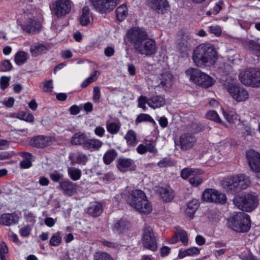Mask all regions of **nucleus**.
Here are the masks:
<instances>
[{"label":"nucleus","mask_w":260,"mask_h":260,"mask_svg":"<svg viewBox=\"0 0 260 260\" xmlns=\"http://www.w3.org/2000/svg\"><path fill=\"white\" fill-rule=\"evenodd\" d=\"M129 40L134 44L136 51L142 55L150 56L156 51L154 40L149 38L145 30L141 28H134L127 33Z\"/></svg>","instance_id":"obj_1"},{"label":"nucleus","mask_w":260,"mask_h":260,"mask_svg":"<svg viewBox=\"0 0 260 260\" xmlns=\"http://www.w3.org/2000/svg\"><path fill=\"white\" fill-rule=\"evenodd\" d=\"M217 59V53L213 45L211 44H200L193 50L192 60L198 67L213 65Z\"/></svg>","instance_id":"obj_2"},{"label":"nucleus","mask_w":260,"mask_h":260,"mask_svg":"<svg viewBox=\"0 0 260 260\" xmlns=\"http://www.w3.org/2000/svg\"><path fill=\"white\" fill-rule=\"evenodd\" d=\"M250 181L244 175H240L232 177L224 181L223 185L224 189L231 194H235L247 188Z\"/></svg>","instance_id":"obj_3"},{"label":"nucleus","mask_w":260,"mask_h":260,"mask_svg":"<svg viewBox=\"0 0 260 260\" xmlns=\"http://www.w3.org/2000/svg\"><path fill=\"white\" fill-rule=\"evenodd\" d=\"M233 203L239 209L250 212L256 208L258 204V200L256 196L247 193L241 196H236L233 199Z\"/></svg>","instance_id":"obj_4"},{"label":"nucleus","mask_w":260,"mask_h":260,"mask_svg":"<svg viewBox=\"0 0 260 260\" xmlns=\"http://www.w3.org/2000/svg\"><path fill=\"white\" fill-rule=\"evenodd\" d=\"M229 225L237 232H246L251 226L250 216L245 213L239 212L229 219Z\"/></svg>","instance_id":"obj_5"},{"label":"nucleus","mask_w":260,"mask_h":260,"mask_svg":"<svg viewBox=\"0 0 260 260\" xmlns=\"http://www.w3.org/2000/svg\"><path fill=\"white\" fill-rule=\"evenodd\" d=\"M185 73L190 81L204 88H208L213 84L212 78L198 69L190 68Z\"/></svg>","instance_id":"obj_6"},{"label":"nucleus","mask_w":260,"mask_h":260,"mask_svg":"<svg viewBox=\"0 0 260 260\" xmlns=\"http://www.w3.org/2000/svg\"><path fill=\"white\" fill-rule=\"evenodd\" d=\"M239 79L242 83L252 87L260 86V69L249 68L241 72Z\"/></svg>","instance_id":"obj_7"},{"label":"nucleus","mask_w":260,"mask_h":260,"mask_svg":"<svg viewBox=\"0 0 260 260\" xmlns=\"http://www.w3.org/2000/svg\"><path fill=\"white\" fill-rule=\"evenodd\" d=\"M72 7V2L71 0H56L52 3L50 10L52 14L59 18L68 14Z\"/></svg>","instance_id":"obj_8"},{"label":"nucleus","mask_w":260,"mask_h":260,"mask_svg":"<svg viewBox=\"0 0 260 260\" xmlns=\"http://www.w3.org/2000/svg\"><path fill=\"white\" fill-rule=\"evenodd\" d=\"M142 242L143 246L152 251H155L157 246L155 236L152 228L147 225L143 230Z\"/></svg>","instance_id":"obj_9"},{"label":"nucleus","mask_w":260,"mask_h":260,"mask_svg":"<svg viewBox=\"0 0 260 260\" xmlns=\"http://www.w3.org/2000/svg\"><path fill=\"white\" fill-rule=\"evenodd\" d=\"M227 90L232 98L237 102H243L248 99L249 93L243 87L236 84H229Z\"/></svg>","instance_id":"obj_10"},{"label":"nucleus","mask_w":260,"mask_h":260,"mask_svg":"<svg viewBox=\"0 0 260 260\" xmlns=\"http://www.w3.org/2000/svg\"><path fill=\"white\" fill-rule=\"evenodd\" d=\"M202 199L208 202L224 204L226 201V197L224 193L214 189L209 188L206 189L203 193Z\"/></svg>","instance_id":"obj_11"},{"label":"nucleus","mask_w":260,"mask_h":260,"mask_svg":"<svg viewBox=\"0 0 260 260\" xmlns=\"http://www.w3.org/2000/svg\"><path fill=\"white\" fill-rule=\"evenodd\" d=\"M197 142V138L195 136L190 133H187L181 135L179 138V143L177 145L180 147L183 151H186L192 149Z\"/></svg>","instance_id":"obj_12"},{"label":"nucleus","mask_w":260,"mask_h":260,"mask_svg":"<svg viewBox=\"0 0 260 260\" xmlns=\"http://www.w3.org/2000/svg\"><path fill=\"white\" fill-rule=\"evenodd\" d=\"M93 6L98 11L106 13L114 9L119 0H91Z\"/></svg>","instance_id":"obj_13"},{"label":"nucleus","mask_w":260,"mask_h":260,"mask_svg":"<svg viewBox=\"0 0 260 260\" xmlns=\"http://www.w3.org/2000/svg\"><path fill=\"white\" fill-rule=\"evenodd\" d=\"M246 157L251 170L260 172V153L253 149L246 151Z\"/></svg>","instance_id":"obj_14"},{"label":"nucleus","mask_w":260,"mask_h":260,"mask_svg":"<svg viewBox=\"0 0 260 260\" xmlns=\"http://www.w3.org/2000/svg\"><path fill=\"white\" fill-rule=\"evenodd\" d=\"M42 27L41 22L35 18H28L21 25V28L23 31L32 34L40 32Z\"/></svg>","instance_id":"obj_15"},{"label":"nucleus","mask_w":260,"mask_h":260,"mask_svg":"<svg viewBox=\"0 0 260 260\" xmlns=\"http://www.w3.org/2000/svg\"><path fill=\"white\" fill-rule=\"evenodd\" d=\"M52 143V138L49 136L38 135L32 138L29 144L36 148H43L50 146Z\"/></svg>","instance_id":"obj_16"},{"label":"nucleus","mask_w":260,"mask_h":260,"mask_svg":"<svg viewBox=\"0 0 260 260\" xmlns=\"http://www.w3.org/2000/svg\"><path fill=\"white\" fill-rule=\"evenodd\" d=\"M146 198L145 193L141 190L137 189L132 191L128 197L127 202L129 205L136 208L143 200Z\"/></svg>","instance_id":"obj_17"},{"label":"nucleus","mask_w":260,"mask_h":260,"mask_svg":"<svg viewBox=\"0 0 260 260\" xmlns=\"http://www.w3.org/2000/svg\"><path fill=\"white\" fill-rule=\"evenodd\" d=\"M243 47L257 56H260V43L252 40H242Z\"/></svg>","instance_id":"obj_18"},{"label":"nucleus","mask_w":260,"mask_h":260,"mask_svg":"<svg viewBox=\"0 0 260 260\" xmlns=\"http://www.w3.org/2000/svg\"><path fill=\"white\" fill-rule=\"evenodd\" d=\"M59 187L63 191L65 195L71 196L76 191V186L75 183L69 180L61 181Z\"/></svg>","instance_id":"obj_19"},{"label":"nucleus","mask_w":260,"mask_h":260,"mask_svg":"<svg viewBox=\"0 0 260 260\" xmlns=\"http://www.w3.org/2000/svg\"><path fill=\"white\" fill-rule=\"evenodd\" d=\"M150 7L157 13L164 14L169 5L166 0H150Z\"/></svg>","instance_id":"obj_20"},{"label":"nucleus","mask_w":260,"mask_h":260,"mask_svg":"<svg viewBox=\"0 0 260 260\" xmlns=\"http://www.w3.org/2000/svg\"><path fill=\"white\" fill-rule=\"evenodd\" d=\"M49 49V46L39 42L33 43L30 47V52L32 56L37 57L45 53Z\"/></svg>","instance_id":"obj_21"},{"label":"nucleus","mask_w":260,"mask_h":260,"mask_svg":"<svg viewBox=\"0 0 260 260\" xmlns=\"http://www.w3.org/2000/svg\"><path fill=\"white\" fill-rule=\"evenodd\" d=\"M181 241L184 245H187L188 239L185 231L182 229H177L174 236L170 240V243L174 244L178 241Z\"/></svg>","instance_id":"obj_22"},{"label":"nucleus","mask_w":260,"mask_h":260,"mask_svg":"<svg viewBox=\"0 0 260 260\" xmlns=\"http://www.w3.org/2000/svg\"><path fill=\"white\" fill-rule=\"evenodd\" d=\"M157 192L166 202H170L173 199V191L169 186L159 187Z\"/></svg>","instance_id":"obj_23"},{"label":"nucleus","mask_w":260,"mask_h":260,"mask_svg":"<svg viewBox=\"0 0 260 260\" xmlns=\"http://www.w3.org/2000/svg\"><path fill=\"white\" fill-rule=\"evenodd\" d=\"M19 217L17 215L14 213H5L1 215L0 223L5 225L10 226L17 223Z\"/></svg>","instance_id":"obj_24"},{"label":"nucleus","mask_w":260,"mask_h":260,"mask_svg":"<svg viewBox=\"0 0 260 260\" xmlns=\"http://www.w3.org/2000/svg\"><path fill=\"white\" fill-rule=\"evenodd\" d=\"M102 145L103 143L98 139H88L87 138L83 148L86 150L94 151L98 150Z\"/></svg>","instance_id":"obj_25"},{"label":"nucleus","mask_w":260,"mask_h":260,"mask_svg":"<svg viewBox=\"0 0 260 260\" xmlns=\"http://www.w3.org/2000/svg\"><path fill=\"white\" fill-rule=\"evenodd\" d=\"M129 227L130 223L127 220L121 219L113 225V231L115 232L121 233L128 230Z\"/></svg>","instance_id":"obj_26"},{"label":"nucleus","mask_w":260,"mask_h":260,"mask_svg":"<svg viewBox=\"0 0 260 260\" xmlns=\"http://www.w3.org/2000/svg\"><path fill=\"white\" fill-rule=\"evenodd\" d=\"M199 207V202L197 199H193L187 204L185 214L190 218L193 217V215Z\"/></svg>","instance_id":"obj_27"},{"label":"nucleus","mask_w":260,"mask_h":260,"mask_svg":"<svg viewBox=\"0 0 260 260\" xmlns=\"http://www.w3.org/2000/svg\"><path fill=\"white\" fill-rule=\"evenodd\" d=\"M165 104V99L161 96H155L148 99V105L153 108H158Z\"/></svg>","instance_id":"obj_28"},{"label":"nucleus","mask_w":260,"mask_h":260,"mask_svg":"<svg viewBox=\"0 0 260 260\" xmlns=\"http://www.w3.org/2000/svg\"><path fill=\"white\" fill-rule=\"evenodd\" d=\"M135 209L141 213L147 214L152 211V207L150 202L145 198Z\"/></svg>","instance_id":"obj_29"},{"label":"nucleus","mask_w":260,"mask_h":260,"mask_svg":"<svg viewBox=\"0 0 260 260\" xmlns=\"http://www.w3.org/2000/svg\"><path fill=\"white\" fill-rule=\"evenodd\" d=\"M223 114L224 118L229 123L237 125L240 124V120L239 118V116L234 112L232 111L228 112L223 111Z\"/></svg>","instance_id":"obj_30"},{"label":"nucleus","mask_w":260,"mask_h":260,"mask_svg":"<svg viewBox=\"0 0 260 260\" xmlns=\"http://www.w3.org/2000/svg\"><path fill=\"white\" fill-rule=\"evenodd\" d=\"M134 164V161L130 158H119L117 160V168L121 172H124L125 169L129 168Z\"/></svg>","instance_id":"obj_31"},{"label":"nucleus","mask_w":260,"mask_h":260,"mask_svg":"<svg viewBox=\"0 0 260 260\" xmlns=\"http://www.w3.org/2000/svg\"><path fill=\"white\" fill-rule=\"evenodd\" d=\"M200 253V249L196 247H191L187 249L180 250L178 256L182 258L187 256H193L197 255Z\"/></svg>","instance_id":"obj_32"},{"label":"nucleus","mask_w":260,"mask_h":260,"mask_svg":"<svg viewBox=\"0 0 260 260\" xmlns=\"http://www.w3.org/2000/svg\"><path fill=\"white\" fill-rule=\"evenodd\" d=\"M87 139L86 136L82 133H78L73 135L71 139V143L73 145H81L83 147L84 143Z\"/></svg>","instance_id":"obj_33"},{"label":"nucleus","mask_w":260,"mask_h":260,"mask_svg":"<svg viewBox=\"0 0 260 260\" xmlns=\"http://www.w3.org/2000/svg\"><path fill=\"white\" fill-rule=\"evenodd\" d=\"M117 153L114 149L107 151L104 155L103 160L105 164H110L117 157Z\"/></svg>","instance_id":"obj_34"},{"label":"nucleus","mask_w":260,"mask_h":260,"mask_svg":"<svg viewBox=\"0 0 260 260\" xmlns=\"http://www.w3.org/2000/svg\"><path fill=\"white\" fill-rule=\"evenodd\" d=\"M80 23L85 26L90 22L89 18V9L88 7H84L82 9V13L79 18Z\"/></svg>","instance_id":"obj_35"},{"label":"nucleus","mask_w":260,"mask_h":260,"mask_svg":"<svg viewBox=\"0 0 260 260\" xmlns=\"http://www.w3.org/2000/svg\"><path fill=\"white\" fill-rule=\"evenodd\" d=\"M28 58V55L24 51H20L18 52L14 56L15 63L19 65H22L25 62Z\"/></svg>","instance_id":"obj_36"},{"label":"nucleus","mask_w":260,"mask_h":260,"mask_svg":"<svg viewBox=\"0 0 260 260\" xmlns=\"http://www.w3.org/2000/svg\"><path fill=\"white\" fill-rule=\"evenodd\" d=\"M88 212L89 214L93 217L99 216L103 212L102 206L99 203H95V204L88 208Z\"/></svg>","instance_id":"obj_37"},{"label":"nucleus","mask_w":260,"mask_h":260,"mask_svg":"<svg viewBox=\"0 0 260 260\" xmlns=\"http://www.w3.org/2000/svg\"><path fill=\"white\" fill-rule=\"evenodd\" d=\"M127 13V7L124 5L118 7L116 10V17L119 21H122L126 17Z\"/></svg>","instance_id":"obj_38"},{"label":"nucleus","mask_w":260,"mask_h":260,"mask_svg":"<svg viewBox=\"0 0 260 260\" xmlns=\"http://www.w3.org/2000/svg\"><path fill=\"white\" fill-rule=\"evenodd\" d=\"M160 83L163 86H168L171 83L173 75L169 72H166L160 75Z\"/></svg>","instance_id":"obj_39"},{"label":"nucleus","mask_w":260,"mask_h":260,"mask_svg":"<svg viewBox=\"0 0 260 260\" xmlns=\"http://www.w3.org/2000/svg\"><path fill=\"white\" fill-rule=\"evenodd\" d=\"M136 137V133L132 130H129L125 136L127 144L131 145H135L137 143Z\"/></svg>","instance_id":"obj_40"},{"label":"nucleus","mask_w":260,"mask_h":260,"mask_svg":"<svg viewBox=\"0 0 260 260\" xmlns=\"http://www.w3.org/2000/svg\"><path fill=\"white\" fill-rule=\"evenodd\" d=\"M68 173L71 178L75 181L79 180L81 176V170L75 168H69L68 169Z\"/></svg>","instance_id":"obj_41"},{"label":"nucleus","mask_w":260,"mask_h":260,"mask_svg":"<svg viewBox=\"0 0 260 260\" xmlns=\"http://www.w3.org/2000/svg\"><path fill=\"white\" fill-rule=\"evenodd\" d=\"M106 127L107 131L112 134L117 133L120 129V126L115 122H107Z\"/></svg>","instance_id":"obj_42"},{"label":"nucleus","mask_w":260,"mask_h":260,"mask_svg":"<svg viewBox=\"0 0 260 260\" xmlns=\"http://www.w3.org/2000/svg\"><path fill=\"white\" fill-rule=\"evenodd\" d=\"M207 119L214 121L217 123H221V120L220 119L217 113L214 110H210L206 114Z\"/></svg>","instance_id":"obj_43"},{"label":"nucleus","mask_w":260,"mask_h":260,"mask_svg":"<svg viewBox=\"0 0 260 260\" xmlns=\"http://www.w3.org/2000/svg\"><path fill=\"white\" fill-rule=\"evenodd\" d=\"M17 117L20 119L30 122H33L34 120L33 115L27 112H21L19 113Z\"/></svg>","instance_id":"obj_44"},{"label":"nucleus","mask_w":260,"mask_h":260,"mask_svg":"<svg viewBox=\"0 0 260 260\" xmlns=\"http://www.w3.org/2000/svg\"><path fill=\"white\" fill-rule=\"evenodd\" d=\"M62 238L60 236V233L58 232L53 235L50 240V244L53 246H57L61 242Z\"/></svg>","instance_id":"obj_45"},{"label":"nucleus","mask_w":260,"mask_h":260,"mask_svg":"<svg viewBox=\"0 0 260 260\" xmlns=\"http://www.w3.org/2000/svg\"><path fill=\"white\" fill-rule=\"evenodd\" d=\"M142 121H149L153 123H155L154 120L153 118L148 114H140L138 116L136 122L137 123H140Z\"/></svg>","instance_id":"obj_46"},{"label":"nucleus","mask_w":260,"mask_h":260,"mask_svg":"<svg viewBox=\"0 0 260 260\" xmlns=\"http://www.w3.org/2000/svg\"><path fill=\"white\" fill-rule=\"evenodd\" d=\"M94 260H113V259L107 253L97 252L94 255Z\"/></svg>","instance_id":"obj_47"},{"label":"nucleus","mask_w":260,"mask_h":260,"mask_svg":"<svg viewBox=\"0 0 260 260\" xmlns=\"http://www.w3.org/2000/svg\"><path fill=\"white\" fill-rule=\"evenodd\" d=\"M197 173L198 172H197L196 170L191 168H186L182 170L181 173V176L184 179H186L190 175H193L195 174H197Z\"/></svg>","instance_id":"obj_48"},{"label":"nucleus","mask_w":260,"mask_h":260,"mask_svg":"<svg viewBox=\"0 0 260 260\" xmlns=\"http://www.w3.org/2000/svg\"><path fill=\"white\" fill-rule=\"evenodd\" d=\"M148 99L145 96L141 95L138 98V107L142 108L144 111L146 110V104H148Z\"/></svg>","instance_id":"obj_49"},{"label":"nucleus","mask_w":260,"mask_h":260,"mask_svg":"<svg viewBox=\"0 0 260 260\" xmlns=\"http://www.w3.org/2000/svg\"><path fill=\"white\" fill-rule=\"evenodd\" d=\"M189 183L194 186H198L203 181V179L199 176H194L190 178Z\"/></svg>","instance_id":"obj_50"},{"label":"nucleus","mask_w":260,"mask_h":260,"mask_svg":"<svg viewBox=\"0 0 260 260\" xmlns=\"http://www.w3.org/2000/svg\"><path fill=\"white\" fill-rule=\"evenodd\" d=\"M88 157L87 156L82 153H78L77 154L76 160L78 164H85V162L87 161Z\"/></svg>","instance_id":"obj_51"},{"label":"nucleus","mask_w":260,"mask_h":260,"mask_svg":"<svg viewBox=\"0 0 260 260\" xmlns=\"http://www.w3.org/2000/svg\"><path fill=\"white\" fill-rule=\"evenodd\" d=\"M155 143L154 142H149L146 143L145 147L146 151H148L150 153H156L157 152V149L155 148Z\"/></svg>","instance_id":"obj_52"},{"label":"nucleus","mask_w":260,"mask_h":260,"mask_svg":"<svg viewBox=\"0 0 260 260\" xmlns=\"http://www.w3.org/2000/svg\"><path fill=\"white\" fill-rule=\"evenodd\" d=\"M160 168H164L173 165L172 162L168 158H164L160 160L157 164Z\"/></svg>","instance_id":"obj_53"},{"label":"nucleus","mask_w":260,"mask_h":260,"mask_svg":"<svg viewBox=\"0 0 260 260\" xmlns=\"http://www.w3.org/2000/svg\"><path fill=\"white\" fill-rule=\"evenodd\" d=\"M31 232V228L29 225H26L20 229L19 233L22 237H27Z\"/></svg>","instance_id":"obj_54"},{"label":"nucleus","mask_w":260,"mask_h":260,"mask_svg":"<svg viewBox=\"0 0 260 260\" xmlns=\"http://www.w3.org/2000/svg\"><path fill=\"white\" fill-rule=\"evenodd\" d=\"M9 81L10 78L6 76L2 77L0 79L1 88L3 89H6L9 86Z\"/></svg>","instance_id":"obj_55"},{"label":"nucleus","mask_w":260,"mask_h":260,"mask_svg":"<svg viewBox=\"0 0 260 260\" xmlns=\"http://www.w3.org/2000/svg\"><path fill=\"white\" fill-rule=\"evenodd\" d=\"M101 97L100 88L99 86H95L93 88V100L98 102Z\"/></svg>","instance_id":"obj_56"},{"label":"nucleus","mask_w":260,"mask_h":260,"mask_svg":"<svg viewBox=\"0 0 260 260\" xmlns=\"http://www.w3.org/2000/svg\"><path fill=\"white\" fill-rule=\"evenodd\" d=\"M209 28L210 32L216 36H218L221 34V29L219 26H212L209 27Z\"/></svg>","instance_id":"obj_57"},{"label":"nucleus","mask_w":260,"mask_h":260,"mask_svg":"<svg viewBox=\"0 0 260 260\" xmlns=\"http://www.w3.org/2000/svg\"><path fill=\"white\" fill-rule=\"evenodd\" d=\"M12 69V66L9 60H5L2 62V71H9Z\"/></svg>","instance_id":"obj_58"},{"label":"nucleus","mask_w":260,"mask_h":260,"mask_svg":"<svg viewBox=\"0 0 260 260\" xmlns=\"http://www.w3.org/2000/svg\"><path fill=\"white\" fill-rule=\"evenodd\" d=\"M223 4V2L222 1H219L216 3L213 10V14L214 15H216L220 12V11L222 9V5Z\"/></svg>","instance_id":"obj_59"},{"label":"nucleus","mask_w":260,"mask_h":260,"mask_svg":"<svg viewBox=\"0 0 260 260\" xmlns=\"http://www.w3.org/2000/svg\"><path fill=\"white\" fill-rule=\"evenodd\" d=\"M49 176L51 179L54 182H58L62 177V175L55 173H51L49 175Z\"/></svg>","instance_id":"obj_60"},{"label":"nucleus","mask_w":260,"mask_h":260,"mask_svg":"<svg viewBox=\"0 0 260 260\" xmlns=\"http://www.w3.org/2000/svg\"><path fill=\"white\" fill-rule=\"evenodd\" d=\"M53 88L52 86V81L51 80H49L45 82L43 90L45 92H47L49 90L51 91V89Z\"/></svg>","instance_id":"obj_61"},{"label":"nucleus","mask_w":260,"mask_h":260,"mask_svg":"<svg viewBox=\"0 0 260 260\" xmlns=\"http://www.w3.org/2000/svg\"><path fill=\"white\" fill-rule=\"evenodd\" d=\"M20 167L23 169H27L30 167L32 165L30 160L24 159L21 161Z\"/></svg>","instance_id":"obj_62"},{"label":"nucleus","mask_w":260,"mask_h":260,"mask_svg":"<svg viewBox=\"0 0 260 260\" xmlns=\"http://www.w3.org/2000/svg\"><path fill=\"white\" fill-rule=\"evenodd\" d=\"M128 68V72L129 75L131 76H134L136 75V68L132 63H128L127 64Z\"/></svg>","instance_id":"obj_63"},{"label":"nucleus","mask_w":260,"mask_h":260,"mask_svg":"<svg viewBox=\"0 0 260 260\" xmlns=\"http://www.w3.org/2000/svg\"><path fill=\"white\" fill-rule=\"evenodd\" d=\"M39 183L42 186H47L49 183V180L47 178L41 176L39 178Z\"/></svg>","instance_id":"obj_64"}]
</instances>
